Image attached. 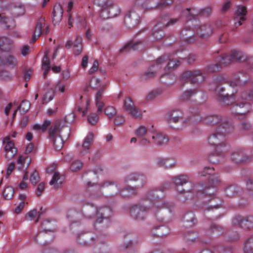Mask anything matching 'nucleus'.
Segmentation results:
<instances>
[{
    "instance_id": "f257e3e1",
    "label": "nucleus",
    "mask_w": 253,
    "mask_h": 253,
    "mask_svg": "<svg viewBox=\"0 0 253 253\" xmlns=\"http://www.w3.org/2000/svg\"><path fill=\"white\" fill-rule=\"evenodd\" d=\"M163 191L153 190L149 192L146 197L139 204L133 206L130 210L131 217L137 220L144 219L148 213L151 211L160 221H169L173 216L174 205L172 202H165L160 199ZM161 196H162L161 194Z\"/></svg>"
},
{
    "instance_id": "f03ea898",
    "label": "nucleus",
    "mask_w": 253,
    "mask_h": 253,
    "mask_svg": "<svg viewBox=\"0 0 253 253\" xmlns=\"http://www.w3.org/2000/svg\"><path fill=\"white\" fill-rule=\"evenodd\" d=\"M227 83L226 79L223 76L219 75L214 79L211 89L217 94L218 101L222 104L229 105L236 103L231 107V112L238 115L239 118H245L251 110V104L249 101L253 99V89L242 91L237 95H236V92H233L230 95L228 94L224 95L223 93L225 88L222 85Z\"/></svg>"
},
{
    "instance_id": "7ed1b4c3",
    "label": "nucleus",
    "mask_w": 253,
    "mask_h": 253,
    "mask_svg": "<svg viewBox=\"0 0 253 253\" xmlns=\"http://www.w3.org/2000/svg\"><path fill=\"white\" fill-rule=\"evenodd\" d=\"M231 128L232 126H223L221 128H220V127H217L215 131L209 136L208 142L214 148V153L209 156V161L211 163L216 164L220 162L225 153L228 150L225 133Z\"/></svg>"
},
{
    "instance_id": "20e7f679",
    "label": "nucleus",
    "mask_w": 253,
    "mask_h": 253,
    "mask_svg": "<svg viewBox=\"0 0 253 253\" xmlns=\"http://www.w3.org/2000/svg\"><path fill=\"white\" fill-rule=\"evenodd\" d=\"M249 60L253 62V58L247 59L244 53L236 50H233L229 55L222 54L215 58L216 63L208 65L205 68V71L207 73H213L221 70L223 66H226L232 62L244 61Z\"/></svg>"
},
{
    "instance_id": "39448f33",
    "label": "nucleus",
    "mask_w": 253,
    "mask_h": 253,
    "mask_svg": "<svg viewBox=\"0 0 253 253\" xmlns=\"http://www.w3.org/2000/svg\"><path fill=\"white\" fill-rule=\"evenodd\" d=\"M201 121H203L205 124L209 126L218 124L219 125L217 127H220V128H223V126L230 127L232 126L229 121L223 119L220 116L210 115L203 118L199 115L198 112H196L189 117L182 123L183 126H186L187 125L194 124Z\"/></svg>"
},
{
    "instance_id": "423d86ee",
    "label": "nucleus",
    "mask_w": 253,
    "mask_h": 253,
    "mask_svg": "<svg viewBox=\"0 0 253 253\" xmlns=\"http://www.w3.org/2000/svg\"><path fill=\"white\" fill-rule=\"evenodd\" d=\"M166 64L167 66L165 67V70L166 71H167L170 69L176 68L179 65L180 61L177 59H175L171 57V55H163L157 59L156 64L152 65L147 71L143 74L142 78L143 79L146 80L153 77L156 71L154 69H160Z\"/></svg>"
},
{
    "instance_id": "0eeeda50",
    "label": "nucleus",
    "mask_w": 253,
    "mask_h": 253,
    "mask_svg": "<svg viewBox=\"0 0 253 253\" xmlns=\"http://www.w3.org/2000/svg\"><path fill=\"white\" fill-rule=\"evenodd\" d=\"M70 131V128L67 126L60 127L59 123H56L54 126L50 127L49 135L55 150L59 151L61 149L64 141L69 136Z\"/></svg>"
},
{
    "instance_id": "6e6552de",
    "label": "nucleus",
    "mask_w": 253,
    "mask_h": 253,
    "mask_svg": "<svg viewBox=\"0 0 253 253\" xmlns=\"http://www.w3.org/2000/svg\"><path fill=\"white\" fill-rule=\"evenodd\" d=\"M204 190L203 185L201 184L195 185L190 184V188L178 187L177 189H176V198L180 202L184 203L192 200L195 196L199 198L201 195L204 193Z\"/></svg>"
},
{
    "instance_id": "1a4fd4ad",
    "label": "nucleus",
    "mask_w": 253,
    "mask_h": 253,
    "mask_svg": "<svg viewBox=\"0 0 253 253\" xmlns=\"http://www.w3.org/2000/svg\"><path fill=\"white\" fill-rule=\"evenodd\" d=\"M88 191L97 190L108 197L117 195L120 191L118 185L112 181H106L102 184H97L91 181L87 182Z\"/></svg>"
},
{
    "instance_id": "9d476101",
    "label": "nucleus",
    "mask_w": 253,
    "mask_h": 253,
    "mask_svg": "<svg viewBox=\"0 0 253 253\" xmlns=\"http://www.w3.org/2000/svg\"><path fill=\"white\" fill-rule=\"evenodd\" d=\"M204 193L201 195L199 198L203 199V208L205 210V214L208 215V212L221 207L222 200L216 195L212 194L213 191L210 192L209 188L204 187Z\"/></svg>"
},
{
    "instance_id": "9b49d317",
    "label": "nucleus",
    "mask_w": 253,
    "mask_h": 253,
    "mask_svg": "<svg viewBox=\"0 0 253 253\" xmlns=\"http://www.w3.org/2000/svg\"><path fill=\"white\" fill-rule=\"evenodd\" d=\"M181 17H185L186 22L184 28L181 31L180 36L181 40L184 42L186 43H191L194 42L195 40V37L193 36L194 26H192L193 24L192 19H190L188 17V15H182L181 13Z\"/></svg>"
},
{
    "instance_id": "f8f14e48",
    "label": "nucleus",
    "mask_w": 253,
    "mask_h": 253,
    "mask_svg": "<svg viewBox=\"0 0 253 253\" xmlns=\"http://www.w3.org/2000/svg\"><path fill=\"white\" fill-rule=\"evenodd\" d=\"M214 169L213 167H206L203 170L199 173V174L202 176H205L206 174L210 175L209 177V186L205 185L203 183L200 184H203L206 188H209V191L210 190L211 187H214L218 186L220 182L221 179L220 176L217 173H213Z\"/></svg>"
},
{
    "instance_id": "ddd939ff",
    "label": "nucleus",
    "mask_w": 253,
    "mask_h": 253,
    "mask_svg": "<svg viewBox=\"0 0 253 253\" xmlns=\"http://www.w3.org/2000/svg\"><path fill=\"white\" fill-rule=\"evenodd\" d=\"M194 26V32L201 38H206L211 36L213 32V27L210 24H201L198 19H194L192 21Z\"/></svg>"
},
{
    "instance_id": "4468645a",
    "label": "nucleus",
    "mask_w": 253,
    "mask_h": 253,
    "mask_svg": "<svg viewBox=\"0 0 253 253\" xmlns=\"http://www.w3.org/2000/svg\"><path fill=\"white\" fill-rule=\"evenodd\" d=\"M205 80V77L200 70L187 71L180 76V80L191 84L201 83Z\"/></svg>"
},
{
    "instance_id": "2eb2a0df",
    "label": "nucleus",
    "mask_w": 253,
    "mask_h": 253,
    "mask_svg": "<svg viewBox=\"0 0 253 253\" xmlns=\"http://www.w3.org/2000/svg\"><path fill=\"white\" fill-rule=\"evenodd\" d=\"M232 224L234 226H239L245 229H251L253 228V216L236 215L233 217Z\"/></svg>"
},
{
    "instance_id": "dca6fc26",
    "label": "nucleus",
    "mask_w": 253,
    "mask_h": 253,
    "mask_svg": "<svg viewBox=\"0 0 253 253\" xmlns=\"http://www.w3.org/2000/svg\"><path fill=\"white\" fill-rule=\"evenodd\" d=\"M211 13V8L208 7L203 9H199L197 8L192 7L186 8L182 12V15H188L190 19H198L197 16L200 14L203 16H209Z\"/></svg>"
},
{
    "instance_id": "f3484780",
    "label": "nucleus",
    "mask_w": 253,
    "mask_h": 253,
    "mask_svg": "<svg viewBox=\"0 0 253 253\" xmlns=\"http://www.w3.org/2000/svg\"><path fill=\"white\" fill-rule=\"evenodd\" d=\"M121 12L119 6L111 1L107 6L102 8L100 12V16L103 19L112 18L116 16Z\"/></svg>"
},
{
    "instance_id": "a211bd4d",
    "label": "nucleus",
    "mask_w": 253,
    "mask_h": 253,
    "mask_svg": "<svg viewBox=\"0 0 253 253\" xmlns=\"http://www.w3.org/2000/svg\"><path fill=\"white\" fill-rule=\"evenodd\" d=\"M125 182H134L136 185L134 187L136 190L143 187L147 182L146 176L143 174L136 172H132L127 175L125 178Z\"/></svg>"
},
{
    "instance_id": "6ab92c4d",
    "label": "nucleus",
    "mask_w": 253,
    "mask_h": 253,
    "mask_svg": "<svg viewBox=\"0 0 253 253\" xmlns=\"http://www.w3.org/2000/svg\"><path fill=\"white\" fill-rule=\"evenodd\" d=\"M112 214V210L108 206L101 207L97 209L96 221L94 225L96 227L97 223H100L104 220H108Z\"/></svg>"
},
{
    "instance_id": "aec40b11",
    "label": "nucleus",
    "mask_w": 253,
    "mask_h": 253,
    "mask_svg": "<svg viewBox=\"0 0 253 253\" xmlns=\"http://www.w3.org/2000/svg\"><path fill=\"white\" fill-rule=\"evenodd\" d=\"M183 113L179 110H173L168 112L165 115V120L171 127L174 128L172 124H176L182 120Z\"/></svg>"
},
{
    "instance_id": "412c9836",
    "label": "nucleus",
    "mask_w": 253,
    "mask_h": 253,
    "mask_svg": "<svg viewBox=\"0 0 253 253\" xmlns=\"http://www.w3.org/2000/svg\"><path fill=\"white\" fill-rule=\"evenodd\" d=\"M139 15L134 11L128 12L125 16L124 23L128 28L135 27L139 23Z\"/></svg>"
},
{
    "instance_id": "4be33fe9",
    "label": "nucleus",
    "mask_w": 253,
    "mask_h": 253,
    "mask_svg": "<svg viewBox=\"0 0 253 253\" xmlns=\"http://www.w3.org/2000/svg\"><path fill=\"white\" fill-rule=\"evenodd\" d=\"M146 43L144 42H130L126 44L121 49L120 52L128 51L130 50H142L145 47Z\"/></svg>"
},
{
    "instance_id": "5701e85b",
    "label": "nucleus",
    "mask_w": 253,
    "mask_h": 253,
    "mask_svg": "<svg viewBox=\"0 0 253 253\" xmlns=\"http://www.w3.org/2000/svg\"><path fill=\"white\" fill-rule=\"evenodd\" d=\"M106 88V84H102L101 87L98 89L95 95V104L97 108V113L100 114L103 111V108L104 106V103L102 101L104 91Z\"/></svg>"
},
{
    "instance_id": "b1692460",
    "label": "nucleus",
    "mask_w": 253,
    "mask_h": 253,
    "mask_svg": "<svg viewBox=\"0 0 253 253\" xmlns=\"http://www.w3.org/2000/svg\"><path fill=\"white\" fill-rule=\"evenodd\" d=\"M155 162L157 165L165 169L172 168L176 165L175 160L171 158L158 157L156 158Z\"/></svg>"
},
{
    "instance_id": "393cba45",
    "label": "nucleus",
    "mask_w": 253,
    "mask_h": 253,
    "mask_svg": "<svg viewBox=\"0 0 253 253\" xmlns=\"http://www.w3.org/2000/svg\"><path fill=\"white\" fill-rule=\"evenodd\" d=\"M242 148H239L234 150L231 156L232 161L236 163H241L247 162L249 159L248 156H245Z\"/></svg>"
},
{
    "instance_id": "a878e982",
    "label": "nucleus",
    "mask_w": 253,
    "mask_h": 253,
    "mask_svg": "<svg viewBox=\"0 0 253 253\" xmlns=\"http://www.w3.org/2000/svg\"><path fill=\"white\" fill-rule=\"evenodd\" d=\"M63 10L60 4H55L53 7L52 14V22L54 25L58 24L63 16Z\"/></svg>"
},
{
    "instance_id": "bb28decb",
    "label": "nucleus",
    "mask_w": 253,
    "mask_h": 253,
    "mask_svg": "<svg viewBox=\"0 0 253 253\" xmlns=\"http://www.w3.org/2000/svg\"><path fill=\"white\" fill-rule=\"evenodd\" d=\"M93 134L92 132H89L85 138L84 143L82 145V150L79 152L81 156H84L88 153L90 145L93 142Z\"/></svg>"
},
{
    "instance_id": "cd10ccee",
    "label": "nucleus",
    "mask_w": 253,
    "mask_h": 253,
    "mask_svg": "<svg viewBox=\"0 0 253 253\" xmlns=\"http://www.w3.org/2000/svg\"><path fill=\"white\" fill-rule=\"evenodd\" d=\"M97 208L92 204L84 205L82 210L83 214L87 218L96 217Z\"/></svg>"
},
{
    "instance_id": "c85d7f7f",
    "label": "nucleus",
    "mask_w": 253,
    "mask_h": 253,
    "mask_svg": "<svg viewBox=\"0 0 253 253\" xmlns=\"http://www.w3.org/2000/svg\"><path fill=\"white\" fill-rule=\"evenodd\" d=\"M45 25L44 19L41 18L38 21L37 26L36 27L34 33L32 36V39L30 41V43H34L38 39V38L42 34V28Z\"/></svg>"
},
{
    "instance_id": "c756f323",
    "label": "nucleus",
    "mask_w": 253,
    "mask_h": 253,
    "mask_svg": "<svg viewBox=\"0 0 253 253\" xmlns=\"http://www.w3.org/2000/svg\"><path fill=\"white\" fill-rule=\"evenodd\" d=\"M234 249L230 246L223 247L220 245L213 247L212 250H206L201 253H233Z\"/></svg>"
},
{
    "instance_id": "7c9ffc66",
    "label": "nucleus",
    "mask_w": 253,
    "mask_h": 253,
    "mask_svg": "<svg viewBox=\"0 0 253 253\" xmlns=\"http://www.w3.org/2000/svg\"><path fill=\"white\" fill-rule=\"evenodd\" d=\"M172 182L174 183L175 189L178 187H183L184 185L189 181V177L186 174H180L172 177Z\"/></svg>"
},
{
    "instance_id": "2f4dec72",
    "label": "nucleus",
    "mask_w": 253,
    "mask_h": 253,
    "mask_svg": "<svg viewBox=\"0 0 253 253\" xmlns=\"http://www.w3.org/2000/svg\"><path fill=\"white\" fill-rule=\"evenodd\" d=\"M169 232V228L165 225L156 227L152 230V234L157 237H163L168 235Z\"/></svg>"
},
{
    "instance_id": "473e14b6",
    "label": "nucleus",
    "mask_w": 253,
    "mask_h": 253,
    "mask_svg": "<svg viewBox=\"0 0 253 253\" xmlns=\"http://www.w3.org/2000/svg\"><path fill=\"white\" fill-rule=\"evenodd\" d=\"M55 221L52 220L47 219L44 220L42 224V231L47 233L48 235L52 237L55 229Z\"/></svg>"
},
{
    "instance_id": "72a5a7b5",
    "label": "nucleus",
    "mask_w": 253,
    "mask_h": 253,
    "mask_svg": "<svg viewBox=\"0 0 253 253\" xmlns=\"http://www.w3.org/2000/svg\"><path fill=\"white\" fill-rule=\"evenodd\" d=\"M13 47V42L6 37L0 38V48L4 51L9 52Z\"/></svg>"
},
{
    "instance_id": "f704fd0d",
    "label": "nucleus",
    "mask_w": 253,
    "mask_h": 253,
    "mask_svg": "<svg viewBox=\"0 0 253 253\" xmlns=\"http://www.w3.org/2000/svg\"><path fill=\"white\" fill-rule=\"evenodd\" d=\"M184 226L186 227L193 226L196 222L195 215L192 212H187L183 217Z\"/></svg>"
},
{
    "instance_id": "c9c22d12",
    "label": "nucleus",
    "mask_w": 253,
    "mask_h": 253,
    "mask_svg": "<svg viewBox=\"0 0 253 253\" xmlns=\"http://www.w3.org/2000/svg\"><path fill=\"white\" fill-rule=\"evenodd\" d=\"M31 162V159L26 155H20L17 160L18 169L20 170L27 169Z\"/></svg>"
},
{
    "instance_id": "e433bc0d",
    "label": "nucleus",
    "mask_w": 253,
    "mask_h": 253,
    "mask_svg": "<svg viewBox=\"0 0 253 253\" xmlns=\"http://www.w3.org/2000/svg\"><path fill=\"white\" fill-rule=\"evenodd\" d=\"M64 180V175H60L58 172H55L52 179L49 182V184L50 185H54L55 188L58 189L61 186Z\"/></svg>"
},
{
    "instance_id": "4c0bfd02",
    "label": "nucleus",
    "mask_w": 253,
    "mask_h": 253,
    "mask_svg": "<svg viewBox=\"0 0 253 253\" xmlns=\"http://www.w3.org/2000/svg\"><path fill=\"white\" fill-rule=\"evenodd\" d=\"M240 75L242 76V77H244L246 75V74H244V73L242 72H240L239 73H237L234 75V76L233 77V81L228 83L230 87L234 88L235 86H238L241 85L242 83L244 84H246L247 82V80L246 79L243 81L241 80Z\"/></svg>"
},
{
    "instance_id": "58836bf2",
    "label": "nucleus",
    "mask_w": 253,
    "mask_h": 253,
    "mask_svg": "<svg viewBox=\"0 0 253 253\" xmlns=\"http://www.w3.org/2000/svg\"><path fill=\"white\" fill-rule=\"evenodd\" d=\"M0 25L2 28L4 29L13 27L14 26V20L6 17L4 13L0 14Z\"/></svg>"
},
{
    "instance_id": "ea45409f",
    "label": "nucleus",
    "mask_w": 253,
    "mask_h": 253,
    "mask_svg": "<svg viewBox=\"0 0 253 253\" xmlns=\"http://www.w3.org/2000/svg\"><path fill=\"white\" fill-rule=\"evenodd\" d=\"M49 235L47 233L42 231L37 235L35 240L40 245L46 244L53 239L52 236L51 238H48Z\"/></svg>"
},
{
    "instance_id": "a19ab883",
    "label": "nucleus",
    "mask_w": 253,
    "mask_h": 253,
    "mask_svg": "<svg viewBox=\"0 0 253 253\" xmlns=\"http://www.w3.org/2000/svg\"><path fill=\"white\" fill-rule=\"evenodd\" d=\"M152 0H136L134 4V8L142 7L144 9L157 8L156 4L154 6L150 4Z\"/></svg>"
},
{
    "instance_id": "79ce46f5",
    "label": "nucleus",
    "mask_w": 253,
    "mask_h": 253,
    "mask_svg": "<svg viewBox=\"0 0 253 253\" xmlns=\"http://www.w3.org/2000/svg\"><path fill=\"white\" fill-rule=\"evenodd\" d=\"M121 195L124 198H128L137 194V191L134 187L126 186L119 191Z\"/></svg>"
},
{
    "instance_id": "37998d69",
    "label": "nucleus",
    "mask_w": 253,
    "mask_h": 253,
    "mask_svg": "<svg viewBox=\"0 0 253 253\" xmlns=\"http://www.w3.org/2000/svg\"><path fill=\"white\" fill-rule=\"evenodd\" d=\"M247 7L243 5H238L237 6L235 14L236 18L239 19L242 21L246 20V15L247 14Z\"/></svg>"
},
{
    "instance_id": "c03bdc74",
    "label": "nucleus",
    "mask_w": 253,
    "mask_h": 253,
    "mask_svg": "<svg viewBox=\"0 0 253 253\" xmlns=\"http://www.w3.org/2000/svg\"><path fill=\"white\" fill-rule=\"evenodd\" d=\"M152 139L153 142L158 145H162L168 141V137L162 133L153 135Z\"/></svg>"
},
{
    "instance_id": "a18cd8bd",
    "label": "nucleus",
    "mask_w": 253,
    "mask_h": 253,
    "mask_svg": "<svg viewBox=\"0 0 253 253\" xmlns=\"http://www.w3.org/2000/svg\"><path fill=\"white\" fill-rule=\"evenodd\" d=\"M83 49L82 38L80 36H77L73 44L74 53L76 55H79Z\"/></svg>"
},
{
    "instance_id": "49530a36",
    "label": "nucleus",
    "mask_w": 253,
    "mask_h": 253,
    "mask_svg": "<svg viewBox=\"0 0 253 253\" xmlns=\"http://www.w3.org/2000/svg\"><path fill=\"white\" fill-rule=\"evenodd\" d=\"M152 36L155 40L162 39L165 36L164 31L161 29L160 24H157L153 29Z\"/></svg>"
},
{
    "instance_id": "de8ad7c7",
    "label": "nucleus",
    "mask_w": 253,
    "mask_h": 253,
    "mask_svg": "<svg viewBox=\"0 0 253 253\" xmlns=\"http://www.w3.org/2000/svg\"><path fill=\"white\" fill-rule=\"evenodd\" d=\"M244 253H253V236L247 239L243 247Z\"/></svg>"
},
{
    "instance_id": "09e8293b",
    "label": "nucleus",
    "mask_w": 253,
    "mask_h": 253,
    "mask_svg": "<svg viewBox=\"0 0 253 253\" xmlns=\"http://www.w3.org/2000/svg\"><path fill=\"white\" fill-rule=\"evenodd\" d=\"M239 187L235 185H230L224 190L225 194L228 197H232L238 193Z\"/></svg>"
},
{
    "instance_id": "8fccbe9b",
    "label": "nucleus",
    "mask_w": 253,
    "mask_h": 253,
    "mask_svg": "<svg viewBox=\"0 0 253 253\" xmlns=\"http://www.w3.org/2000/svg\"><path fill=\"white\" fill-rule=\"evenodd\" d=\"M14 190L13 187L7 186L4 189L2 192V195L6 200L11 199L13 196Z\"/></svg>"
},
{
    "instance_id": "3c124183",
    "label": "nucleus",
    "mask_w": 253,
    "mask_h": 253,
    "mask_svg": "<svg viewBox=\"0 0 253 253\" xmlns=\"http://www.w3.org/2000/svg\"><path fill=\"white\" fill-rule=\"evenodd\" d=\"M102 85L101 84V80L95 77L92 78L88 84V86L93 89H98Z\"/></svg>"
},
{
    "instance_id": "603ef678",
    "label": "nucleus",
    "mask_w": 253,
    "mask_h": 253,
    "mask_svg": "<svg viewBox=\"0 0 253 253\" xmlns=\"http://www.w3.org/2000/svg\"><path fill=\"white\" fill-rule=\"evenodd\" d=\"M93 238L90 239V237L87 235H83V239H82L81 235H78L77 236V240L79 243L84 246L88 245L90 244V241H93Z\"/></svg>"
},
{
    "instance_id": "864d4df0",
    "label": "nucleus",
    "mask_w": 253,
    "mask_h": 253,
    "mask_svg": "<svg viewBox=\"0 0 253 253\" xmlns=\"http://www.w3.org/2000/svg\"><path fill=\"white\" fill-rule=\"evenodd\" d=\"M104 113L106 116L111 119L117 114V110L115 107L112 106H108L104 109Z\"/></svg>"
},
{
    "instance_id": "5fc2aeb1",
    "label": "nucleus",
    "mask_w": 253,
    "mask_h": 253,
    "mask_svg": "<svg viewBox=\"0 0 253 253\" xmlns=\"http://www.w3.org/2000/svg\"><path fill=\"white\" fill-rule=\"evenodd\" d=\"M197 237V234L193 230L189 231L185 233L184 234V239L187 242H192Z\"/></svg>"
},
{
    "instance_id": "6e6d98bb",
    "label": "nucleus",
    "mask_w": 253,
    "mask_h": 253,
    "mask_svg": "<svg viewBox=\"0 0 253 253\" xmlns=\"http://www.w3.org/2000/svg\"><path fill=\"white\" fill-rule=\"evenodd\" d=\"M3 143L5 144L4 147L5 151L16 149L14 147V142L10 140L8 137H5L3 140Z\"/></svg>"
},
{
    "instance_id": "4d7b16f0",
    "label": "nucleus",
    "mask_w": 253,
    "mask_h": 253,
    "mask_svg": "<svg viewBox=\"0 0 253 253\" xmlns=\"http://www.w3.org/2000/svg\"><path fill=\"white\" fill-rule=\"evenodd\" d=\"M162 93L163 90L161 88H158L152 90L148 94L147 96V100L149 101L152 100L156 97L162 94Z\"/></svg>"
},
{
    "instance_id": "13d9d810",
    "label": "nucleus",
    "mask_w": 253,
    "mask_h": 253,
    "mask_svg": "<svg viewBox=\"0 0 253 253\" xmlns=\"http://www.w3.org/2000/svg\"><path fill=\"white\" fill-rule=\"evenodd\" d=\"M127 112L133 118H140L142 116L141 111L135 106L127 111Z\"/></svg>"
},
{
    "instance_id": "bf43d9fd",
    "label": "nucleus",
    "mask_w": 253,
    "mask_h": 253,
    "mask_svg": "<svg viewBox=\"0 0 253 253\" xmlns=\"http://www.w3.org/2000/svg\"><path fill=\"white\" fill-rule=\"evenodd\" d=\"M135 105L132 100L130 97H126L124 102V108L126 111H128Z\"/></svg>"
},
{
    "instance_id": "052dcab7",
    "label": "nucleus",
    "mask_w": 253,
    "mask_h": 253,
    "mask_svg": "<svg viewBox=\"0 0 253 253\" xmlns=\"http://www.w3.org/2000/svg\"><path fill=\"white\" fill-rule=\"evenodd\" d=\"M211 232L216 234V235H220L223 232V228L221 226L215 224H212L210 227Z\"/></svg>"
},
{
    "instance_id": "680f3d73",
    "label": "nucleus",
    "mask_w": 253,
    "mask_h": 253,
    "mask_svg": "<svg viewBox=\"0 0 253 253\" xmlns=\"http://www.w3.org/2000/svg\"><path fill=\"white\" fill-rule=\"evenodd\" d=\"M197 91L194 89H190L185 91L180 96V99L182 100H188L194 94H196Z\"/></svg>"
},
{
    "instance_id": "e2e57ef3",
    "label": "nucleus",
    "mask_w": 253,
    "mask_h": 253,
    "mask_svg": "<svg viewBox=\"0 0 253 253\" xmlns=\"http://www.w3.org/2000/svg\"><path fill=\"white\" fill-rule=\"evenodd\" d=\"M83 167V163L79 160L74 161L70 166V169L72 171H77L81 169Z\"/></svg>"
},
{
    "instance_id": "0e129e2a",
    "label": "nucleus",
    "mask_w": 253,
    "mask_h": 253,
    "mask_svg": "<svg viewBox=\"0 0 253 253\" xmlns=\"http://www.w3.org/2000/svg\"><path fill=\"white\" fill-rule=\"evenodd\" d=\"M148 132H150L148 129L143 126H139L136 130V134L138 137H143L145 135L147 136L148 134H147Z\"/></svg>"
},
{
    "instance_id": "69168bd1",
    "label": "nucleus",
    "mask_w": 253,
    "mask_h": 253,
    "mask_svg": "<svg viewBox=\"0 0 253 253\" xmlns=\"http://www.w3.org/2000/svg\"><path fill=\"white\" fill-rule=\"evenodd\" d=\"M173 0H161L160 1L156 4V7L158 9H163L167 6L173 3Z\"/></svg>"
},
{
    "instance_id": "338daca9",
    "label": "nucleus",
    "mask_w": 253,
    "mask_h": 253,
    "mask_svg": "<svg viewBox=\"0 0 253 253\" xmlns=\"http://www.w3.org/2000/svg\"><path fill=\"white\" fill-rule=\"evenodd\" d=\"M40 179L39 173L37 170H35L30 177V181L33 185H36Z\"/></svg>"
},
{
    "instance_id": "774afa93",
    "label": "nucleus",
    "mask_w": 253,
    "mask_h": 253,
    "mask_svg": "<svg viewBox=\"0 0 253 253\" xmlns=\"http://www.w3.org/2000/svg\"><path fill=\"white\" fill-rule=\"evenodd\" d=\"M30 107V103L29 101L25 100L22 101L20 105L18 106V109L23 112H26L29 109Z\"/></svg>"
}]
</instances>
